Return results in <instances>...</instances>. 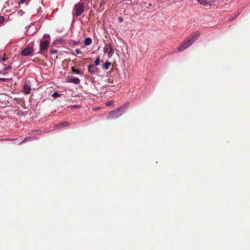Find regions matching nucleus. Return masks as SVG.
<instances>
[{"label":"nucleus","instance_id":"obj_16","mask_svg":"<svg viewBox=\"0 0 250 250\" xmlns=\"http://www.w3.org/2000/svg\"><path fill=\"white\" fill-rule=\"evenodd\" d=\"M100 64V57H97L95 61V64L96 66L99 65Z\"/></svg>","mask_w":250,"mask_h":250},{"label":"nucleus","instance_id":"obj_4","mask_svg":"<svg viewBox=\"0 0 250 250\" xmlns=\"http://www.w3.org/2000/svg\"><path fill=\"white\" fill-rule=\"evenodd\" d=\"M192 44V42H190L188 39H187L178 47L177 50L179 52H181L189 47Z\"/></svg>","mask_w":250,"mask_h":250},{"label":"nucleus","instance_id":"obj_5","mask_svg":"<svg viewBox=\"0 0 250 250\" xmlns=\"http://www.w3.org/2000/svg\"><path fill=\"white\" fill-rule=\"evenodd\" d=\"M114 51V48L111 44H106L104 49V53H107L108 58H110L113 56Z\"/></svg>","mask_w":250,"mask_h":250},{"label":"nucleus","instance_id":"obj_25","mask_svg":"<svg viewBox=\"0 0 250 250\" xmlns=\"http://www.w3.org/2000/svg\"><path fill=\"white\" fill-rule=\"evenodd\" d=\"M118 20L119 22H122L123 21L124 19L121 17H119L118 18Z\"/></svg>","mask_w":250,"mask_h":250},{"label":"nucleus","instance_id":"obj_8","mask_svg":"<svg viewBox=\"0 0 250 250\" xmlns=\"http://www.w3.org/2000/svg\"><path fill=\"white\" fill-rule=\"evenodd\" d=\"M31 90V86L29 82H26L24 85L22 90V92L25 95L28 94L30 93Z\"/></svg>","mask_w":250,"mask_h":250},{"label":"nucleus","instance_id":"obj_19","mask_svg":"<svg viewBox=\"0 0 250 250\" xmlns=\"http://www.w3.org/2000/svg\"><path fill=\"white\" fill-rule=\"evenodd\" d=\"M75 51L76 54H74L73 53H72V54H73L74 55H78V54L82 53V51L79 49H76Z\"/></svg>","mask_w":250,"mask_h":250},{"label":"nucleus","instance_id":"obj_21","mask_svg":"<svg viewBox=\"0 0 250 250\" xmlns=\"http://www.w3.org/2000/svg\"><path fill=\"white\" fill-rule=\"evenodd\" d=\"M114 104V101L111 100V101H107L106 103H105V105L107 106L111 105V104Z\"/></svg>","mask_w":250,"mask_h":250},{"label":"nucleus","instance_id":"obj_22","mask_svg":"<svg viewBox=\"0 0 250 250\" xmlns=\"http://www.w3.org/2000/svg\"><path fill=\"white\" fill-rule=\"evenodd\" d=\"M0 81L3 82H9V79L7 78H0Z\"/></svg>","mask_w":250,"mask_h":250},{"label":"nucleus","instance_id":"obj_17","mask_svg":"<svg viewBox=\"0 0 250 250\" xmlns=\"http://www.w3.org/2000/svg\"><path fill=\"white\" fill-rule=\"evenodd\" d=\"M52 96L53 97L56 98L60 97V94L58 92H55L53 93V94H52Z\"/></svg>","mask_w":250,"mask_h":250},{"label":"nucleus","instance_id":"obj_6","mask_svg":"<svg viewBox=\"0 0 250 250\" xmlns=\"http://www.w3.org/2000/svg\"><path fill=\"white\" fill-rule=\"evenodd\" d=\"M200 35V32L196 31L191 33L188 39L193 44L199 38Z\"/></svg>","mask_w":250,"mask_h":250},{"label":"nucleus","instance_id":"obj_13","mask_svg":"<svg viewBox=\"0 0 250 250\" xmlns=\"http://www.w3.org/2000/svg\"><path fill=\"white\" fill-rule=\"evenodd\" d=\"M71 70H72V71L74 73L79 74V75L82 74V72L80 71V70L75 68L74 67H71Z\"/></svg>","mask_w":250,"mask_h":250},{"label":"nucleus","instance_id":"obj_20","mask_svg":"<svg viewBox=\"0 0 250 250\" xmlns=\"http://www.w3.org/2000/svg\"><path fill=\"white\" fill-rule=\"evenodd\" d=\"M30 139V137H25L24 138V139L23 140H22V141L20 142L19 143V145H21L22 144H23L24 142L28 141V140H29Z\"/></svg>","mask_w":250,"mask_h":250},{"label":"nucleus","instance_id":"obj_23","mask_svg":"<svg viewBox=\"0 0 250 250\" xmlns=\"http://www.w3.org/2000/svg\"><path fill=\"white\" fill-rule=\"evenodd\" d=\"M4 21V18L3 16H0V24L3 23Z\"/></svg>","mask_w":250,"mask_h":250},{"label":"nucleus","instance_id":"obj_10","mask_svg":"<svg viewBox=\"0 0 250 250\" xmlns=\"http://www.w3.org/2000/svg\"><path fill=\"white\" fill-rule=\"evenodd\" d=\"M88 71L92 74H96L98 72V68L93 64H90L88 66Z\"/></svg>","mask_w":250,"mask_h":250},{"label":"nucleus","instance_id":"obj_11","mask_svg":"<svg viewBox=\"0 0 250 250\" xmlns=\"http://www.w3.org/2000/svg\"><path fill=\"white\" fill-rule=\"evenodd\" d=\"M92 43V40L90 38L87 37L84 39V43L86 46L89 45Z\"/></svg>","mask_w":250,"mask_h":250},{"label":"nucleus","instance_id":"obj_14","mask_svg":"<svg viewBox=\"0 0 250 250\" xmlns=\"http://www.w3.org/2000/svg\"><path fill=\"white\" fill-rule=\"evenodd\" d=\"M68 125V122H64V123H62L61 124H59L57 125V127L58 128H61L62 126H67Z\"/></svg>","mask_w":250,"mask_h":250},{"label":"nucleus","instance_id":"obj_15","mask_svg":"<svg viewBox=\"0 0 250 250\" xmlns=\"http://www.w3.org/2000/svg\"><path fill=\"white\" fill-rule=\"evenodd\" d=\"M111 64V62H106L104 65V67L105 69H108Z\"/></svg>","mask_w":250,"mask_h":250},{"label":"nucleus","instance_id":"obj_30","mask_svg":"<svg viewBox=\"0 0 250 250\" xmlns=\"http://www.w3.org/2000/svg\"><path fill=\"white\" fill-rule=\"evenodd\" d=\"M236 16H235L234 18H232V19H231V20H233V19H234L235 18H236Z\"/></svg>","mask_w":250,"mask_h":250},{"label":"nucleus","instance_id":"obj_3","mask_svg":"<svg viewBox=\"0 0 250 250\" xmlns=\"http://www.w3.org/2000/svg\"><path fill=\"white\" fill-rule=\"evenodd\" d=\"M33 52V45L29 44L27 47L22 50L21 52V55L22 56H31Z\"/></svg>","mask_w":250,"mask_h":250},{"label":"nucleus","instance_id":"obj_7","mask_svg":"<svg viewBox=\"0 0 250 250\" xmlns=\"http://www.w3.org/2000/svg\"><path fill=\"white\" fill-rule=\"evenodd\" d=\"M49 42L48 41H42L40 44V48L41 51L42 52L47 50L48 48Z\"/></svg>","mask_w":250,"mask_h":250},{"label":"nucleus","instance_id":"obj_29","mask_svg":"<svg viewBox=\"0 0 250 250\" xmlns=\"http://www.w3.org/2000/svg\"><path fill=\"white\" fill-rule=\"evenodd\" d=\"M78 43L77 42H74V43H73V44H74V45H77V44H78Z\"/></svg>","mask_w":250,"mask_h":250},{"label":"nucleus","instance_id":"obj_31","mask_svg":"<svg viewBox=\"0 0 250 250\" xmlns=\"http://www.w3.org/2000/svg\"><path fill=\"white\" fill-rule=\"evenodd\" d=\"M3 74H6V72H4L3 73H2Z\"/></svg>","mask_w":250,"mask_h":250},{"label":"nucleus","instance_id":"obj_1","mask_svg":"<svg viewBox=\"0 0 250 250\" xmlns=\"http://www.w3.org/2000/svg\"><path fill=\"white\" fill-rule=\"evenodd\" d=\"M128 104L125 103L119 108L110 112L107 117V119L111 120L119 118L125 113L128 107Z\"/></svg>","mask_w":250,"mask_h":250},{"label":"nucleus","instance_id":"obj_9","mask_svg":"<svg viewBox=\"0 0 250 250\" xmlns=\"http://www.w3.org/2000/svg\"><path fill=\"white\" fill-rule=\"evenodd\" d=\"M66 82L69 83H73L76 84H78L80 83V80L76 78H72L68 77L66 79Z\"/></svg>","mask_w":250,"mask_h":250},{"label":"nucleus","instance_id":"obj_26","mask_svg":"<svg viewBox=\"0 0 250 250\" xmlns=\"http://www.w3.org/2000/svg\"><path fill=\"white\" fill-rule=\"evenodd\" d=\"M11 69V65H8L7 67H5L4 69V70H8V69Z\"/></svg>","mask_w":250,"mask_h":250},{"label":"nucleus","instance_id":"obj_12","mask_svg":"<svg viewBox=\"0 0 250 250\" xmlns=\"http://www.w3.org/2000/svg\"><path fill=\"white\" fill-rule=\"evenodd\" d=\"M106 3V0H101L100 4V8L102 11L104 9V5Z\"/></svg>","mask_w":250,"mask_h":250},{"label":"nucleus","instance_id":"obj_18","mask_svg":"<svg viewBox=\"0 0 250 250\" xmlns=\"http://www.w3.org/2000/svg\"><path fill=\"white\" fill-rule=\"evenodd\" d=\"M197 1L201 4L207 5V2L206 0H197Z\"/></svg>","mask_w":250,"mask_h":250},{"label":"nucleus","instance_id":"obj_24","mask_svg":"<svg viewBox=\"0 0 250 250\" xmlns=\"http://www.w3.org/2000/svg\"><path fill=\"white\" fill-rule=\"evenodd\" d=\"M17 139V138H8V139H4L3 140H6V141H15Z\"/></svg>","mask_w":250,"mask_h":250},{"label":"nucleus","instance_id":"obj_28","mask_svg":"<svg viewBox=\"0 0 250 250\" xmlns=\"http://www.w3.org/2000/svg\"><path fill=\"white\" fill-rule=\"evenodd\" d=\"M26 0H21L20 3H24L25 2Z\"/></svg>","mask_w":250,"mask_h":250},{"label":"nucleus","instance_id":"obj_2","mask_svg":"<svg viewBox=\"0 0 250 250\" xmlns=\"http://www.w3.org/2000/svg\"><path fill=\"white\" fill-rule=\"evenodd\" d=\"M84 11V3L79 2L73 9V15L76 17L80 16Z\"/></svg>","mask_w":250,"mask_h":250},{"label":"nucleus","instance_id":"obj_27","mask_svg":"<svg viewBox=\"0 0 250 250\" xmlns=\"http://www.w3.org/2000/svg\"><path fill=\"white\" fill-rule=\"evenodd\" d=\"M57 52V50H56L53 49V50H50V53L51 54H55Z\"/></svg>","mask_w":250,"mask_h":250}]
</instances>
